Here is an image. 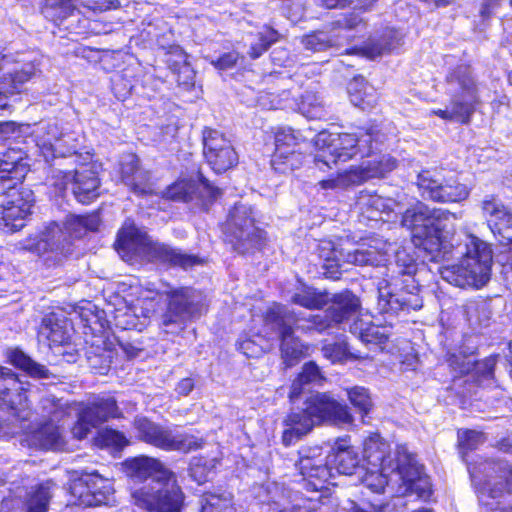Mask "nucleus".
Segmentation results:
<instances>
[{
	"instance_id": "f257e3e1",
	"label": "nucleus",
	"mask_w": 512,
	"mask_h": 512,
	"mask_svg": "<svg viewBox=\"0 0 512 512\" xmlns=\"http://www.w3.org/2000/svg\"><path fill=\"white\" fill-rule=\"evenodd\" d=\"M485 440L483 432L459 430V454L467 464L480 506L486 512H512V464L505 459H485L474 463L468 459V453Z\"/></svg>"
},
{
	"instance_id": "f03ea898",
	"label": "nucleus",
	"mask_w": 512,
	"mask_h": 512,
	"mask_svg": "<svg viewBox=\"0 0 512 512\" xmlns=\"http://www.w3.org/2000/svg\"><path fill=\"white\" fill-rule=\"evenodd\" d=\"M129 478L144 484L131 493L133 503L148 512H187L175 474L157 459L139 456L124 462Z\"/></svg>"
},
{
	"instance_id": "7ed1b4c3",
	"label": "nucleus",
	"mask_w": 512,
	"mask_h": 512,
	"mask_svg": "<svg viewBox=\"0 0 512 512\" xmlns=\"http://www.w3.org/2000/svg\"><path fill=\"white\" fill-rule=\"evenodd\" d=\"M97 213L67 215L63 224L49 222L34 236L27 238L26 250L39 256L47 267L63 263L74 251V241L99 230Z\"/></svg>"
},
{
	"instance_id": "20e7f679",
	"label": "nucleus",
	"mask_w": 512,
	"mask_h": 512,
	"mask_svg": "<svg viewBox=\"0 0 512 512\" xmlns=\"http://www.w3.org/2000/svg\"><path fill=\"white\" fill-rule=\"evenodd\" d=\"M456 214L443 208H430L418 202L407 208L402 214V224L410 229L412 242L422 250L432 262L443 259L447 253L444 245V233L449 230V224L456 220Z\"/></svg>"
},
{
	"instance_id": "39448f33",
	"label": "nucleus",
	"mask_w": 512,
	"mask_h": 512,
	"mask_svg": "<svg viewBox=\"0 0 512 512\" xmlns=\"http://www.w3.org/2000/svg\"><path fill=\"white\" fill-rule=\"evenodd\" d=\"M323 421L351 424L353 417L347 406L340 404L329 394H312L305 400L303 408L292 411L285 418L286 429L282 435L283 444L291 445Z\"/></svg>"
},
{
	"instance_id": "423d86ee",
	"label": "nucleus",
	"mask_w": 512,
	"mask_h": 512,
	"mask_svg": "<svg viewBox=\"0 0 512 512\" xmlns=\"http://www.w3.org/2000/svg\"><path fill=\"white\" fill-rule=\"evenodd\" d=\"M493 256L490 246L474 235L458 263L440 269L441 277L460 288H482L490 280Z\"/></svg>"
},
{
	"instance_id": "0eeeda50",
	"label": "nucleus",
	"mask_w": 512,
	"mask_h": 512,
	"mask_svg": "<svg viewBox=\"0 0 512 512\" xmlns=\"http://www.w3.org/2000/svg\"><path fill=\"white\" fill-rule=\"evenodd\" d=\"M222 241L239 255L261 252L269 243L267 231L247 212L231 213L222 224Z\"/></svg>"
},
{
	"instance_id": "6e6552de",
	"label": "nucleus",
	"mask_w": 512,
	"mask_h": 512,
	"mask_svg": "<svg viewBox=\"0 0 512 512\" xmlns=\"http://www.w3.org/2000/svg\"><path fill=\"white\" fill-rule=\"evenodd\" d=\"M222 241L239 255L261 252L269 243L267 231L247 212L231 213L222 224Z\"/></svg>"
},
{
	"instance_id": "1a4fd4ad",
	"label": "nucleus",
	"mask_w": 512,
	"mask_h": 512,
	"mask_svg": "<svg viewBox=\"0 0 512 512\" xmlns=\"http://www.w3.org/2000/svg\"><path fill=\"white\" fill-rule=\"evenodd\" d=\"M397 452L398 450L393 458L390 453V445L378 434L371 435L365 440L361 461L365 470L363 481L367 486L376 492H381L385 486L389 485V479L397 470Z\"/></svg>"
},
{
	"instance_id": "9d476101",
	"label": "nucleus",
	"mask_w": 512,
	"mask_h": 512,
	"mask_svg": "<svg viewBox=\"0 0 512 512\" xmlns=\"http://www.w3.org/2000/svg\"><path fill=\"white\" fill-rule=\"evenodd\" d=\"M40 405L43 417H48L50 421L35 431L25 434L21 438V444L35 449L60 450L64 447L65 441L60 427L54 422L64 417L66 413L64 404L61 400L49 395L41 399Z\"/></svg>"
},
{
	"instance_id": "9b49d317",
	"label": "nucleus",
	"mask_w": 512,
	"mask_h": 512,
	"mask_svg": "<svg viewBox=\"0 0 512 512\" xmlns=\"http://www.w3.org/2000/svg\"><path fill=\"white\" fill-rule=\"evenodd\" d=\"M134 428L141 441L166 451L188 453L203 446L202 439L186 433H175L146 417L136 418Z\"/></svg>"
},
{
	"instance_id": "f8f14e48",
	"label": "nucleus",
	"mask_w": 512,
	"mask_h": 512,
	"mask_svg": "<svg viewBox=\"0 0 512 512\" xmlns=\"http://www.w3.org/2000/svg\"><path fill=\"white\" fill-rule=\"evenodd\" d=\"M34 204L32 190L14 182L0 193V227L6 232H17L25 226Z\"/></svg>"
},
{
	"instance_id": "ddd939ff",
	"label": "nucleus",
	"mask_w": 512,
	"mask_h": 512,
	"mask_svg": "<svg viewBox=\"0 0 512 512\" xmlns=\"http://www.w3.org/2000/svg\"><path fill=\"white\" fill-rule=\"evenodd\" d=\"M397 454V470L389 479V484L399 482L398 492L402 495L415 494L419 498H427L431 493L430 481L415 455L409 453L405 446H400Z\"/></svg>"
},
{
	"instance_id": "4468645a",
	"label": "nucleus",
	"mask_w": 512,
	"mask_h": 512,
	"mask_svg": "<svg viewBox=\"0 0 512 512\" xmlns=\"http://www.w3.org/2000/svg\"><path fill=\"white\" fill-rule=\"evenodd\" d=\"M298 456L295 466L302 476L303 488L308 492H322L329 479L333 477L328 456L324 455L322 448L318 446L302 447Z\"/></svg>"
},
{
	"instance_id": "2eb2a0df",
	"label": "nucleus",
	"mask_w": 512,
	"mask_h": 512,
	"mask_svg": "<svg viewBox=\"0 0 512 512\" xmlns=\"http://www.w3.org/2000/svg\"><path fill=\"white\" fill-rule=\"evenodd\" d=\"M319 141L323 143L325 149L323 150L324 155H316L314 157L315 166L321 170L325 171V168H330L328 161L325 159L326 157H330L334 164L341 162H346L357 155L364 156V151L362 149V142H367L368 140H363L362 137L357 136L355 133H319Z\"/></svg>"
},
{
	"instance_id": "dca6fc26",
	"label": "nucleus",
	"mask_w": 512,
	"mask_h": 512,
	"mask_svg": "<svg viewBox=\"0 0 512 512\" xmlns=\"http://www.w3.org/2000/svg\"><path fill=\"white\" fill-rule=\"evenodd\" d=\"M202 138L204 159L216 174L225 173L238 165V153L223 132L204 127Z\"/></svg>"
},
{
	"instance_id": "f3484780",
	"label": "nucleus",
	"mask_w": 512,
	"mask_h": 512,
	"mask_svg": "<svg viewBox=\"0 0 512 512\" xmlns=\"http://www.w3.org/2000/svg\"><path fill=\"white\" fill-rule=\"evenodd\" d=\"M71 493L77 497L76 504L79 506L95 507L112 505L115 502L110 481L96 471H82L71 485Z\"/></svg>"
},
{
	"instance_id": "a211bd4d",
	"label": "nucleus",
	"mask_w": 512,
	"mask_h": 512,
	"mask_svg": "<svg viewBox=\"0 0 512 512\" xmlns=\"http://www.w3.org/2000/svg\"><path fill=\"white\" fill-rule=\"evenodd\" d=\"M0 405L20 421H28L33 414L23 383L4 366H0Z\"/></svg>"
},
{
	"instance_id": "6ab92c4d",
	"label": "nucleus",
	"mask_w": 512,
	"mask_h": 512,
	"mask_svg": "<svg viewBox=\"0 0 512 512\" xmlns=\"http://www.w3.org/2000/svg\"><path fill=\"white\" fill-rule=\"evenodd\" d=\"M118 415V406L112 396H97L89 401L78 413V420L71 429L76 439H84L93 428Z\"/></svg>"
},
{
	"instance_id": "aec40b11",
	"label": "nucleus",
	"mask_w": 512,
	"mask_h": 512,
	"mask_svg": "<svg viewBox=\"0 0 512 512\" xmlns=\"http://www.w3.org/2000/svg\"><path fill=\"white\" fill-rule=\"evenodd\" d=\"M143 259L165 269L188 270L205 264V260L196 254L186 253L181 248L152 239L145 246Z\"/></svg>"
},
{
	"instance_id": "412c9836",
	"label": "nucleus",
	"mask_w": 512,
	"mask_h": 512,
	"mask_svg": "<svg viewBox=\"0 0 512 512\" xmlns=\"http://www.w3.org/2000/svg\"><path fill=\"white\" fill-rule=\"evenodd\" d=\"M480 208L498 244H512V208L505 205L498 194L486 195L481 201Z\"/></svg>"
},
{
	"instance_id": "4be33fe9",
	"label": "nucleus",
	"mask_w": 512,
	"mask_h": 512,
	"mask_svg": "<svg viewBox=\"0 0 512 512\" xmlns=\"http://www.w3.org/2000/svg\"><path fill=\"white\" fill-rule=\"evenodd\" d=\"M418 186L428 198L437 203H457L469 196L468 187L457 178L450 177L439 181L428 175L420 174Z\"/></svg>"
},
{
	"instance_id": "5701e85b",
	"label": "nucleus",
	"mask_w": 512,
	"mask_h": 512,
	"mask_svg": "<svg viewBox=\"0 0 512 512\" xmlns=\"http://www.w3.org/2000/svg\"><path fill=\"white\" fill-rule=\"evenodd\" d=\"M72 194L77 202L89 205L100 197L101 178L99 166L90 161L73 170Z\"/></svg>"
},
{
	"instance_id": "b1692460",
	"label": "nucleus",
	"mask_w": 512,
	"mask_h": 512,
	"mask_svg": "<svg viewBox=\"0 0 512 512\" xmlns=\"http://www.w3.org/2000/svg\"><path fill=\"white\" fill-rule=\"evenodd\" d=\"M167 309L173 315L193 317L200 314L205 306L203 291L191 286H180L166 291Z\"/></svg>"
},
{
	"instance_id": "393cba45",
	"label": "nucleus",
	"mask_w": 512,
	"mask_h": 512,
	"mask_svg": "<svg viewBox=\"0 0 512 512\" xmlns=\"http://www.w3.org/2000/svg\"><path fill=\"white\" fill-rule=\"evenodd\" d=\"M267 324L280 341L281 359L285 368L297 365L307 355L308 347L294 335L293 326L289 322H267Z\"/></svg>"
},
{
	"instance_id": "a878e982",
	"label": "nucleus",
	"mask_w": 512,
	"mask_h": 512,
	"mask_svg": "<svg viewBox=\"0 0 512 512\" xmlns=\"http://www.w3.org/2000/svg\"><path fill=\"white\" fill-rule=\"evenodd\" d=\"M326 320H350L362 315L360 297L351 289L345 288L333 294L328 292L325 307Z\"/></svg>"
},
{
	"instance_id": "bb28decb",
	"label": "nucleus",
	"mask_w": 512,
	"mask_h": 512,
	"mask_svg": "<svg viewBox=\"0 0 512 512\" xmlns=\"http://www.w3.org/2000/svg\"><path fill=\"white\" fill-rule=\"evenodd\" d=\"M329 463L333 465L337 473L343 475L365 474L364 464L359 458L358 451L345 439H338L333 448L332 454L328 456Z\"/></svg>"
},
{
	"instance_id": "cd10ccee",
	"label": "nucleus",
	"mask_w": 512,
	"mask_h": 512,
	"mask_svg": "<svg viewBox=\"0 0 512 512\" xmlns=\"http://www.w3.org/2000/svg\"><path fill=\"white\" fill-rule=\"evenodd\" d=\"M388 246L386 240L370 237L348 254V260L354 265L380 266L387 261Z\"/></svg>"
},
{
	"instance_id": "c85d7f7f",
	"label": "nucleus",
	"mask_w": 512,
	"mask_h": 512,
	"mask_svg": "<svg viewBox=\"0 0 512 512\" xmlns=\"http://www.w3.org/2000/svg\"><path fill=\"white\" fill-rule=\"evenodd\" d=\"M30 171L29 157L21 148L9 147L0 157V180L22 183Z\"/></svg>"
},
{
	"instance_id": "c756f323",
	"label": "nucleus",
	"mask_w": 512,
	"mask_h": 512,
	"mask_svg": "<svg viewBox=\"0 0 512 512\" xmlns=\"http://www.w3.org/2000/svg\"><path fill=\"white\" fill-rule=\"evenodd\" d=\"M487 306L477 300H467L458 305L452 298H444L441 302V314L439 320H452L462 315L466 320H486L489 316L485 313Z\"/></svg>"
},
{
	"instance_id": "7c9ffc66",
	"label": "nucleus",
	"mask_w": 512,
	"mask_h": 512,
	"mask_svg": "<svg viewBox=\"0 0 512 512\" xmlns=\"http://www.w3.org/2000/svg\"><path fill=\"white\" fill-rule=\"evenodd\" d=\"M79 12L77 0H40L39 13L45 21L60 28L63 23Z\"/></svg>"
},
{
	"instance_id": "2f4dec72",
	"label": "nucleus",
	"mask_w": 512,
	"mask_h": 512,
	"mask_svg": "<svg viewBox=\"0 0 512 512\" xmlns=\"http://www.w3.org/2000/svg\"><path fill=\"white\" fill-rule=\"evenodd\" d=\"M150 241L151 239L145 232L140 231L135 225H129L118 230L114 247L119 253H122L123 257H127L129 260L136 248H139L143 257L145 246Z\"/></svg>"
},
{
	"instance_id": "473e14b6",
	"label": "nucleus",
	"mask_w": 512,
	"mask_h": 512,
	"mask_svg": "<svg viewBox=\"0 0 512 512\" xmlns=\"http://www.w3.org/2000/svg\"><path fill=\"white\" fill-rule=\"evenodd\" d=\"M479 104L480 100L478 97L473 96L471 101H452L451 110L437 108L432 109L430 114L444 121H454L460 125H469Z\"/></svg>"
},
{
	"instance_id": "72a5a7b5",
	"label": "nucleus",
	"mask_w": 512,
	"mask_h": 512,
	"mask_svg": "<svg viewBox=\"0 0 512 512\" xmlns=\"http://www.w3.org/2000/svg\"><path fill=\"white\" fill-rule=\"evenodd\" d=\"M349 39L336 33L328 26L327 30L311 31L303 36L302 43L312 51H325L333 47H340Z\"/></svg>"
},
{
	"instance_id": "f704fd0d",
	"label": "nucleus",
	"mask_w": 512,
	"mask_h": 512,
	"mask_svg": "<svg viewBox=\"0 0 512 512\" xmlns=\"http://www.w3.org/2000/svg\"><path fill=\"white\" fill-rule=\"evenodd\" d=\"M291 303L307 310H322L327 306L328 291L302 284L292 295Z\"/></svg>"
},
{
	"instance_id": "c9c22d12",
	"label": "nucleus",
	"mask_w": 512,
	"mask_h": 512,
	"mask_svg": "<svg viewBox=\"0 0 512 512\" xmlns=\"http://www.w3.org/2000/svg\"><path fill=\"white\" fill-rule=\"evenodd\" d=\"M52 487L53 483L46 481L28 489L22 502L23 509L26 512H47L52 498Z\"/></svg>"
},
{
	"instance_id": "e433bc0d",
	"label": "nucleus",
	"mask_w": 512,
	"mask_h": 512,
	"mask_svg": "<svg viewBox=\"0 0 512 512\" xmlns=\"http://www.w3.org/2000/svg\"><path fill=\"white\" fill-rule=\"evenodd\" d=\"M422 305V300L416 295H411L409 299H399L396 295L389 294L387 297H379L377 309L381 315L394 316L398 312L409 313L411 310H419Z\"/></svg>"
},
{
	"instance_id": "4c0bfd02",
	"label": "nucleus",
	"mask_w": 512,
	"mask_h": 512,
	"mask_svg": "<svg viewBox=\"0 0 512 512\" xmlns=\"http://www.w3.org/2000/svg\"><path fill=\"white\" fill-rule=\"evenodd\" d=\"M197 190L198 187L194 180L180 178L162 191V198L173 202L189 203L194 199Z\"/></svg>"
},
{
	"instance_id": "58836bf2",
	"label": "nucleus",
	"mask_w": 512,
	"mask_h": 512,
	"mask_svg": "<svg viewBox=\"0 0 512 512\" xmlns=\"http://www.w3.org/2000/svg\"><path fill=\"white\" fill-rule=\"evenodd\" d=\"M7 356L13 366L23 370L32 378L47 379L50 376L49 370L44 365L35 362L20 349H11Z\"/></svg>"
},
{
	"instance_id": "ea45409f",
	"label": "nucleus",
	"mask_w": 512,
	"mask_h": 512,
	"mask_svg": "<svg viewBox=\"0 0 512 512\" xmlns=\"http://www.w3.org/2000/svg\"><path fill=\"white\" fill-rule=\"evenodd\" d=\"M139 172V158L135 154H129L119 162L118 173L121 181L135 194L144 195V189L140 187L136 180Z\"/></svg>"
},
{
	"instance_id": "a19ab883",
	"label": "nucleus",
	"mask_w": 512,
	"mask_h": 512,
	"mask_svg": "<svg viewBox=\"0 0 512 512\" xmlns=\"http://www.w3.org/2000/svg\"><path fill=\"white\" fill-rule=\"evenodd\" d=\"M303 163L301 151H276L271 154L270 164L272 169L280 174L292 173L300 168Z\"/></svg>"
},
{
	"instance_id": "79ce46f5",
	"label": "nucleus",
	"mask_w": 512,
	"mask_h": 512,
	"mask_svg": "<svg viewBox=\"0 0 512 512\" xmlns=\"http://www.w3.org/2000/svg\"><path fill=\"white\" fill-rule=\"evenodd\" d=\"M358 322H354L350 326V330L354 333V329L357 330ZM360 339L365 343H373L377 345L384 344L391 335V325H375L373 322H360Z\"/></svg>"
},
{
	"instance_id": "37998d69",
	"label": "nucleus",
	"mask_w": 512,
	"mask_h": 512,
	"mask_svg": "<svg viewBox=\"0 0 512 512\" xmlns=\"http://www.w3.org/2000/svg\"><path fill=\"white\" fill-rule=\"evenodd\" d=\"M305 140L306 138L300 130L291 127H278L273 132V144L276 151H297L295 147Z\"/></svg>"
},
{
	"instance_id": "c03bdc74",
	"label": "nucleus",
	"mask_w": 512,
	"mask_h": 512,
	"mask_svg": "<svg viewBox=\"0 0 512 512\" xmlns=\"http://www.w3.org/2000/svg\"><path fill=\"white\" fill-rule=\"evenodd\" d=\"M175 53L179 61L169 59L167 66L175 75L178 86L190 88L194 86V73L186 59V53L182 49H175Z\"/></svg>"
},
{
	"instance_id": "a18cd8bd",
	"label": "nucleus",
	"mask_w": 512,
	"mask_h": 512,
	"mask_svg": "<svg viewBox=\"0 0 512 512\" xmlns=\"http://www.w3.org/2000/svg\"><path fill=\"white\" fill-rule=\"evenodd\" d=\"M218 464L219 460L216 457H193L189 465V475L198 484H203L208 480L209 475L213 473Z\"/></svg>"
},
{
	"instance_id": "49530a36",
	"label": "nucleus",
	"mask_w": 512,
	"mask_h": 512,
	"mask_svg": "<svg viewBox=\"0 0 512 512\" xmlns=\"http://www.w3.org/2000/svg\"><path fill=\"white\" fill-rule=\"evenodd\" d=\"M365 166L371 179L383 178L397 168L398 160L390 154H381L368 160Z\"/></svg>"
},
{
	"instance_id": "de8ad7c7",
	"label": "nucleus",
	"mask_w": 512,
	"mask_h": 512,
	"mask_svg": "<svg viewBox=\"0 0 512 512\" xmlns=\"http://www.w3.org/2000/svg\"><path fill=\"white\" fill-rule=\"evenodd\" d=\"M215 504L214 507H211V512H234L235 509L232 505V496L230 493L223 492V493H205L200 501L199 505L200 508L198 509L199 512H204V509L207 506H210V503Z\"/></svg>"
},
{
	"instance_id": "09e8293b",
	"label": "nucleus",
	"mask_w": 512,
	"mask_h": 512,
	"mask_svg": "<svg viewBox=\"0 0 512 512\" xmlns=\"http://www.w3.org/2000/svg\"><path fill=\"white\" fill-rule=\"evenodd\" d=\"M448 83H456L467 94L477 97L478 87L474 77L465 69L457 67L446 77Z\"/></svg>"
},
{
	"instance_id": "8fccbe9b",
	"label": "nucleus",
	"mask_w": 512,
	"mask_h": 512,
	"mask_svg": "<svg viewBox=\"0 0 512 512\" xmlns=\"http://www.w3.org/2000/svg\"><path fill=\"white\" fill-rule=\"evenodd\" d=\"M447 362L453 371L462 375L474 370L476 357L472 352L468 354L462 351L459 353L453 352L448 353Z\"/></svg>"
},
{
	"instance_id": "3c124183",
	"label": "nucleus",
	"mask_w": 512,
	"mask_h": 512,
	"mask_svg": "<svg viewBox=\"0 0 512 512\" xmlns=\"http://www.w3.org/2000/svg\"><path fill=\"white\" fill-rule=\"evenodd\" d=\"M322 352L324 357L333 363L342 361L348 353V346L344 335L339 333L336 335L334 342L325 343Z\"/></svg>"
},
{
	"instance_id": "603ef678",
	"label": "nucleus",
	"mask_w": 512,
	"mask_h": 512,
	"mask_svg": "<svg viewBox=\"0 0 512 512\" xmlns=\"http://www.w3.org/2000/svg\"><path fill=\"white\" fill-rule=\"evenodd\" d=\"M395 264L399 274L407 276H414L419 266L416 257L404 248L395 252Z\"/></svg>"
},
{
	"instance_id": "864d4df0",
	"label": "nucleus",
	"mask_w": 512,
	"mask_h": 512,
	"mask_svg": "<svg viewBox=\"0 0 512 512\" xmlns=\"http://www.w3.org/2000/svg\"><path fill=\"white\" fill-rule=\"evenodd\" d=\"M61 322H42L39 327V335L46 337L50 342L62 344L69 339V335Z\"/></svg>"
},
{
	"instance_id": "5fc2aeb1",
	"label": "nucleus",
	"mask_w": 512,
	"mask_h": 512,
	"mask_svg": "<svg viewBox=\"0 0 512 512\" xmlns=\"http://www.w3.org/2000/svg\"><path fill=\"white\" fill-rule=\"evenodd\" d=\"M348 397L352 405L359 410L362 416L367 415L373 404L368 390L364 387H353L348 391Z\"/></svg>"
},
{
	"instance_id": "6e6d98bb",
	"label": "nucleus",
	"mask_w": 512,
	"mask_h": 512,
	"mask_svg": "<svg viewBox=\"0 0 512 512\" xmlns=\"http://www.w3.org/2000/svg\"><path fill=\"white\" fill-rule=\"evenodd\" d=\"M330 245V252L323 258V275L326 279L337 281L341 279L342 270L339 259L336 257L335 249Z\"/></svg>"
},
{
	"instance_id": "4d7b16f0",
	"label": "nucleus",
	"mask_w": 512,
	"mask_h": 512,
	"mask_svg": "<svg viewBox=\"0 0 512 512\" xmlns=\"http://www.w3.org/2000/svg\"><path fill=\"white\" fill-rule=\"evenodd\" d=\"M342 180H344L345 187L358 186L370 180V175L366 166H352L349 169L341 172Z\"/></svg>"
},
{
	"instance_id": "13d9d810",
	"label": "nucleus",
	"mask_w": 512,
	"mask_h": 512,
	"mask_svg": "<svg viewBox=\"0 0 512 512\" xmlns=\"http://www.w3.org/2000/svg\"><path fill=\"white\" fill-rule=\"evenodd\" d=\"M80 320H104L105 313L90 300H82L75 306Z\"/></svg>"
},
{
	"instance_id": "bf43d9fd",
	"label": "nucleus",
	"mask_w": 512,
	"mask_h": 512,
	"mask_svg": "<svg viewBox=\"0 0 512 512\" xmlns=\"http://www.w3.org/2000/svg\"><path fill=\"white\" fill-rule=\"evenodd\" d=\"M360 23H362V18L358 13L347 12L342 14L341 18L330 22L329 27L334 32L339 33L340 30H353Z\"/></svg>"
},
{
	"instance_id": "052dcab7",
	"label": "nucleus",
	"mask_w": 512,
	"mask_h": 512,
	"mask_svg": "<svg viewBox=\"0 0 512 512\" xmlns=\"http://www.w3.org/2000/svg\"><path fill=\"white\" fill-rule=\"evenodd\" d=\"M243 56L236 50L222 53L217 59L211 62L212 66L217 70H228L235 67Z\"/></svg>"
},
{
	"instance_id": "680f3d73",
	"label": "nucleus",
	"mask_w": 512,
	"mask_h": 512,
	"mask_svg": "<svg viewBox=\"0 0 512 512\" xmlns=\"http://www.w3.org/2000/svg\"><path fill=\"white\" fill-rule=\"evenodd\" d=\"M73 171H57L51 176V186L61 196H63L68 188L72 186Z\"/></svg>"
},
{
	"instance_id": "e2e57ef3",
	"label": "nucleus",
	"mask_w": 512,
	"mask_h": 512,
	"mask_svg": "<svg viewBox=\"0 0 512 512\" xmlns=\"http://www.w3.org/2000/svg\"><path fill=\"white\" fill-rule=\"evenodd\" d=\"M102 441L107 446H112L118 449L125 447L128 440L125 435L113 429H106L101 434Z\"/></svg>"
},
{
	"instance_id": "0e129e2a",
	"label": "nucleus",
	"mask_w": 512,
	"mask_h": 512,
	"mask_svg": "<svg viewBox=\"0 0 512 512\" xmlns=\"http://www.w3.org/2000/svg\"><path fill=\"white\" fill-rule=\"evenodd\" d=\"M297 377L306 385L322 380L320 369L314 362L306 363L302 368V372Z\"/></svg>"
},
{
	"instance_id": "69168bd1",
	"label": "nucleus",
	"mask_w": 512,
	"mask_h": 512,
	"mask_svg": "<svg viewBox=\"0 0 512 512\" xmlns=\"http://www.w3.org/2000/svg\"><path fill=\"white\" fill-rule=\"evenodd\" d=\"M258 43L268 50L280 39V33L272 26L264 25L263 30L257 34Z\"/></svg>"
},
{
	"instance_id": "338daca9",
	"label": "nucleus",
	"mask_w": 512,
	"mask_h": 512,
	"mask_svg": "<svg viewBox=\"0 0 512 512\" xmlns=\"http://www.w3.org/2000/svg\"><path fill=\"white\" fill-rule=\"evenodd\" d=\"M286 317V306L278 302H272L265 312L264 320H286Z\"/></svg>"
},
{
	"instance_id": "774afa93",
	"label": "nucleus",
	"mask_w": 512,
	"mask_h": 512,
	"mask_svg": "<svg viewBox=\"0 0 512 512\" xmlns=\"http://www.w3.org/2000/svg\"><path fill=\"white\" fill-rule=\"evenodd\" d=\"M197 180L199 184L202 186L204 191L207 193L208 199L213 202L215 201L219 196H221L222 191L220 188L214 186L199 170L197 172Z\"/></svg>"
}]
</instances>
